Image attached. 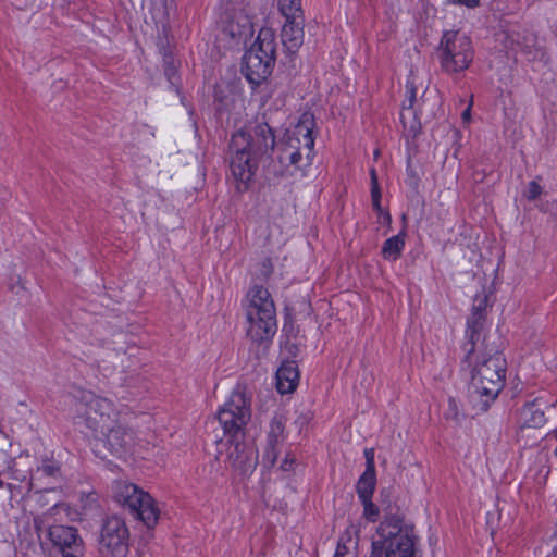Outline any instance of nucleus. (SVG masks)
<instances>
[{
	"label": "nucleus",
	"instance_id": "1",
	"mask_svg": "<svg viewBox=\"0 0 557 557\" xmlns=\"http://www.w3.org/2000/svg\"><path fill=\"white\" fill-rule=\"evenodd\" d=\"M469 397L474 409L485 412L495 401L505 385L507 363L500 351L495 348L479 354L473 352Z\"/></svg>",
	"mask_w": 557,
	"mask_h": 557
},
{
	"label": "nucleus",
	"instance_id": "2",
	"mask_svg": "<svg viewBox=\"0 0 557 557\" xmlns=\"http://www.w3.org/2000/svg\"><path fill=\"white\" fill-rule=\"evenodd\" d=\"M247 336L251 342L268 344L276 332V310L267 288L252 286L246 296Z\"/></svg>",
	"mask_w": 557,
	"mask_h": 557
},
{
	"label": "nucleus",
	"instance_id": "3",
	"mask_svg": "<svg viewBox=\"0 0 557 557\" xmlns=\"http://www.w3.org/2000/svg\"><path fill=\"white\" fill-rule=\"evenodd\" d=\"M71 413L76 424H84L91 435L109 428L117 419L111 400L97 396L90 391L75 388L70 394Z\"/></svg>",
	"mask_w": 557,
	"mask_h": 557
},
{
	"label": "nucleus",
	"instance_id": "4",
	"mask_svg": "<svg viewBox=\"0 0 557 557\" xmlns=\"http://www.w3.org/2000/svg\"><path fill=\"white\" fill-rule=\"evenodd\" d=\"M380 540L372 542L369 557H413L414 543L412 529L405 525L403 518L389 515L377 528Z\"/></svg>",
	"mask_w": 557,
	"mask_h": 557
},
{
	"label": "nucleus",
	"instance_id": "5",
	"mask_svg": "<svg viewBox=\"0 0 557 557\" xmlns=\"http://www.w3.org/2000/svg\"><path fill=\"white\" fill-rule=\"evenodd\" d=\"M275 35L271 28L260 29L258 37L244 55L243 72L252 84H260L273 69L275 62Z\"/></svg>",
	"mask_w": 557,
	"mask_h": 557
},
{
	"label": "nucleus",
	"instance_id": "6",
	"mask_svg": "<svg viewBox=\"0 0 557 557\" xmlns=\"http://www.w3.org/2000/svg\"><path fill=\"white\" fill-rule=\"evenodd\" d=\"M251 394L245 385H237L218 412V420L230 437L244 435L251 418Z\"/></svg>",
	"mask_w": 557,
	"mask_h": 557
},
{
	"label": "nucleus",
	"instance_id": "7",
	"mask_svg": "<svg viewBox=\"0 0 557 557\" xmlns=\"http://www.w3.org/2000/svg\"><path fill=\"white\" fill-rule=\"evenodd\" d=\"M437 55L445 72L458 73L465 71L473 59L471 40L463 33L447 30L440 41Z\"/></svg>",
	"mask_w": 557,
	"mask_h": 557
},
{
	"label": "nucleus",
	"instance_id": "8",
	"mask_svg": "<svg viewBox=\"0 0 557 557\" xmlns=\"http://www.w3.org/2000/svg\"><path fill=\"white\" fill-rule=\"evenodd\" d=\"M100 553L102 557H126L128 554V530L117 517L108 518L101 529Z\"/></svg>",
	"mask_w": 557,
	"mask_h": 557
},
{
	"label": "nucleus",
	"instance_id": "9",
	"mask_svg": "<svg viewBox=\"0 0 557 557\" xmlns=\"http://www.w3.org/2000/svg\"><path fill=\"white\" fill-rule=\"evenodd\" d=\"M249 145L250 137L245 131H239L232 137L231 149L233 156L231 159V171L234 177L242 183H248L256 170V157L248 150Z\"/></svg>",
	"mask_w": 557,
	"mask_h": 557
},
{
	"label": "nucleus",
	"instance_id": "10",
	"mask_svg": "<svg viewBox=\"0 0 557 557\" xmlns=\"http://www.w3.org/2000/svg\"><path fill=\"white\" fill-rule=\"evenodd\" d=\"M243 437H230L225 462L238 474L249 475L258 465V450L253 444L244 442Z\"/></svg>",
	"mask_w": 557,
	"mask_h": 557
},
{
	"label": "nucleus",
	"instance_id": "11",
	"mask_svg": "<svg viewBox=\"0 0 557 557\" xmlns=\"http://www.w3.org/2000/svg\"><path fill=\"white\" fill-rule=\"evenodd\" d=\"M48 536L51 543L50 557H79L83 552V540L73 527H50Z\"/></svg>",
	"mask_w": 557,
	"mask_h": 557
},
{
	"label": "nucleus",
	"instance_id": "12",
	"mask_svg": "<svg viewBox=\"0 0 557 557\" xmlns=\"http://www.w3.org/2000/svg\"><path fill=\"white\" fill-rule=\"evenodd\" d=\"M96 447L102 444L111 454L119 455L123 453L133 441V433L117 419L106 430L95 433Z\"/></svg>",
	"mask_w": 557,
	"mask_h": 557
},
{
	"label": "nucleus",
	"instance_id": "13",
	"mask_svg": "<svg viewBox=\"0 0 557 557\" xmlns=\"http://www.w3.org/2000/svg\"><path fill=\"white\" fill-rule=\"evenodd\" d=\"M283 147H295L296 150L313 153L314 138L312 136V120L310 116L304 115L294 128L287 132Z\"/></svg>",
	"mask_w": 557,
	"mask_h": 557
},
{
	"label": "nucleus",
	"instance_id": "14",
	"mask_svg": "<svg viewBox=\"0 0 557 557\" xmlns=\"http://www.w3.org/2000/svg\"><path fill=\"white\" fill-rule=\"evenodd\" d=\"M285 423L282 417H274L269 425L267 445L263 454V462L273 467L280 454V447L285 441Z\"/></svg>",
	"mask_w": 557,
	"mask_h": 557
},
{
	"label": "nucleus",
	"instance_id": "15",
	"mask_svg": "<svg viewBox=\"0 0 557 557\" xmlns=\"http://www.w3.org/2000/svg\"><path fill=\"white\" fill-rule=\"evenodd\" d=\"M245 133L250 137L248 150L251 151L255 157L265 154L273 150L275 137L267 123L256 125L252 133Z\"/></svg>",
	"mask_w": 557,
	"mask_h": 557
},
{
	"label": "nucleus",
	"instance_id": "16",
	"mask_svg": "<svg viewBox=\"0 0 557 557\" xmlns=\"http://www.w3.org/2000/svg\"><path fill=\"white\" fill-rule=\"evenodd\" d=\"M407 98L404 102L403 110L400 113V120L404 128L412 136H416L420 131V123L416 119L413 111V104L416 102L417 87L414 77L411 75L406 84Z\"/></svg>",
	"mask_w": 557,
	"mask_h": 557
},
{
	"label": "nucleus",
	"instance_id": "17",
	"mask_svg": "<svg viewBox=\"0 0 557 557\" xmlns=\"http://www.w3.org/2000/svg\"><path fill=\"white\" fill-rule=\"evenodd\" d=\"M304 16L288 17L282 29L283 46L292 53L304 44Z\"/></svg>",
	"mask_w": 557,
	"mask_h": 557
},
{
	"label": "nucleus",
	"instance_id": "18",
	"mask_svg": "<svg viewBox=\"0 0 557 557\" xmlns=\"http://www.w3.org/2000/svg\"><path fill=\"white\" fill-rule=\"evenodd\" d=\"M312 154L296 150L295 147H282L278 160L289 175H295L298 172L302 174L304 170L310 166Z\"/></svg>",
	"mask_w": 557,
	"mask_h": 557
},
{
	"label": "nucleus",
	"instance_id": "19",
	"mask_svg": "<svg viewBox=\"0 0 557 557\" xmlns=\"http://www.w3.org/2000/svg\"><path fill=\"white\" fill-rule=\"evenodd\" d=\"M144 490L136 484L127 481L116 480L112 483V493L114 499L122 506L127 507L129 511L135 508L136 503L144 494Z\"/></svg>",
	"mask_w": 557,
	"mask_h": 557
},
{
	"label": "nucleus",
	"instance_id": "20",
	"mask_svg": "<svg viewBox=\"0 0 557 557\" xmlns=\"http://www.w3.org/2000/svg\"><path fill=\"white\" fill-rule=\"evenodd\" d=\"M299 381V371L294 361H286L281 364L276 372V388L281 394L293 393Z\"/></svg>",
	"mask_w": 557,
	"mask_h": 557
},
{
	"label": "nucleus",
	"instance_id": "21",
	"mask_svg": "<svg viewBox=\"0 0 557 557\" xmlns=\"http://www.w3.org/2000/svg\"><path fill=\"white\" fill-rule=\"evenodd\" d=\"M131 512L139 518L148 528L157 524L160 513L153 498L147 492L141 494V497L136 503L135 508H132Z\"/></svg>",
	"mask_w": 557,
	"mask_h": 557
},
{
	"label": "nucleus",
	"instance_id": "22",
	"mask_svg": "<svg viewBox=\"0 0 557 557\" xmlns=\"http://www.w3.org/2000/svg\"><path fill=\"white\" fill-rule=\"evenodd\" d=\"M521 428H542L546 423L544 411L534 403L525 405L520 413Z\"/></svg>",
	"mask_w": 557,
	"mask_h": 557
},
{
	"label": "nucleus",
	"instance_id": "23",
	"mask_svg": "<svg viewBox=\"0 0 557 557\" xmlns=\"http://www.w3.org/2000/svg\"><path fill=\"white\" fill-rule=\"evenodd\" d=\"M405 247V239L403 234L392 236L386 239L382 247V256L385 260L396 261Z\"/></svg>",
	"mask_w": 557,
	"mask_h": 557
},
{
	"label": "nucleus",
	"instance_id": "24",
	"mask_svg": "<svg viewBox=\"0 0 557 557\" xmlns=\"http://www.w3.org/2000/svg\"><path fill=\"white\" fill-rule=\"evenodd\" d=\"M376 483L375 471H364L357 482L359 499L372 498Z\"/></svg>",
	"mask_w": 557,
	"mask_h": 557
},
{
	"label": "nucleus",
	"instance_id": "25",
	"mask_svg": "<svg viewBox=\"0 0 557 557\" xmlns=\"http://www.w3.org/2000/svg\"><path fill=\"white\" fill-rule=\"evenodd\" d=\"M278 8L285 18L304 16L301 0H278Z\"/></svg>",
	"mask_w": 557,
	"mask_h": 557
},
{
	"label": "nucleus",
	"instance_id": "26",
	"mask_svg": "<svg viewBox=\"0 0 557 557\" xmlns=\"http://www.w3.org/2000/svg\"><path fill=\"white\" fill-rule=\"evenodd\" d=\"M60 475H61L60 465L53 460L44 461L42 465L39 466L35 472L36 479H39L41 476H49V478L57 479Z\"/></svg>",
	"mask_w": 557,
	"mask_h": 557
},
{
	"label": "nucleus",
	"instance_id": "27",
	"mask_svg": "<svg viewBox=\"0 0 557 557\" xmlns=\"http://www.w3.org/2000/svg\"><path fill=\"white\" fill-rule=\"evenodd\" d=\"M360 502L363 505V517L371 522L376 521L380 511L377 506L372 502V498L360 499Z\"/></svg>",
	"mask_w": 557,
	"mask_h": 557
},
{
	"label": "nucleus",
	"instance_id": "28",
	"mask_svg": "<svg viewBox=\"0 0 557 557\" xmlns=\"http://www.w3.org/2000/svg\"><path fill=\"white\" fill-rule=\"evenodd\" d=\"M446 418L451 419L454 421H460L461 418V410L459 408V405L457 400L453 397L448 399V408L446 411Z\"/></svg>",
	"mask_w": 557,
	"mask_h": 557
},
{
	"label": "nucleus",
	"instance_id": "29",
	"mask_svg": "<svg viewBox=\"0 0 557 557\" xmlns=\"http://www.w3.org/2000/svg\"><path fill=\"white\" fill-rule=\"evenodd\" d=\"M371 176V198L372 199H381V190L377 182V175L376 171L374 169H371L370 171Z\"/></svg>",
	"mask_w": 557,
	"mask_h": 557
},
{
	"label": "nucleus",
	"instance_id": "30",
	"mask_svg": "<svg viewBox=\"0 0 557 557\" xmlns=\"http://www.w3.org/2000/svg\"><path fill=\"white\" fill-rule=\"evenodd\" d=\"M541 194V187L537 183L535 182H530L529 185H528V188L524 193L525 197L529 199V200H534L536 199Z\"/></svg>",
	"mask_w": 557,
	"mask_h": 557
},
{
	"label": "nucleus",
	"instance_id": "31",
	"mask_svg": "<svg viewBox=\"0 0 557 557\" xmlns=\"http://www.w3.org/2000/svg\"><path fill=\"white\" fill-rule=\"evenodd\" d=\"M364 457H366V470L364 471H375L374 466V449L373 448H366L364 449Z\"/></svg>",
	"mask_w": 557,
	"mask_h": 557
},
{
	"label": "nucleus",
	"instance_id": "32",
	"mask_svg": "<svg viewBox=\"0 0 557 557\" xmlns=\"http://www.w3.org/2000/svg\"><path fill=\"white\" fill-rule=\"evenodd\" d=\"M334 557H355V554L349 552V548L342 542L337 544Z\"/></svg>",
	"mask_w": 557,
	"mask_h": 557
},
{
	"label": "nucleus",
	"instance_id": "33",
	"mask_svg": "<svg viewBox=\"0 0 557 557\" xmlns=\"http://www.w3.org/2000/svg\"><path fill=\"white\" fill-rule=\"evenodd\" d=\"M296 459L294 456H292L290 454H286L285 458L283 459L280 468L283 470V471H290L293 470V467H294V463H295Z\"/></svg>",
	"mask_w": 557,
	"mask_h": 557
},
{
	"label": "nucleus",
	"instance_id": "34",
	"mask_svg": "<svg viewBox=\"0 0 557 557\" xmlns=\"http://www.w3.org/2000/svg\"><path fill=\"white\" fill-rule=\"evenodd\" d=\"M451 2L472 9L479 5L480 0H451Z\"/></svg>",
	"mask_w": 557,
	"mask_h": 557
},
{
	"label": "nucleus",
	"instance_id": "35",
	"mask_svg": "<svg viewBox=\"0 0 557 557\" xmlns=\"http://www.w3.org/2000/svg\"><path fill=\"white\" fill-rule=\"evenodd\" d=\"M262 273L264 276H270V274L272 273L273 271V265L271 263V261L269 259H265L262 263Z\"/></svg>",
	"mask_w": 557,
	"mask_h": 557
},
{
	"label": "nucleus",
	"instance_id": "36",
	"mask_svg": "<svg viewBox=\"0 0 557 557\" xmlns=\"http://www.w3.org/2000/svg\"><path fill=\"white\" fill-rule=\"evenodd\" d=\"M380 200L381 199H372V206L377 212L382 211Z\"/></svg>",
	"mask_w": 557,
	"mask_h": 557
},
{
	"label": "nucleus",
	"instance_id": "37",
	"mask_svg": "<svg viewBox=\"0 0 557 557\" xmlns=\"http://www.w3.org/2000/svg\"><path fill=\"white\" fill-rule=\"evenodd\" d=\"M462 119L465 121H469L470 119V107H468L463 112H462Z\"/></svg>",
	"mask_w": 557,
	"mask_h": 557
},
{
	"label": "nucleus",
	"instance_id": "38",
	"mask_svg": "<svg viewBox=\"0 0 557 557\" xmlns=\"http://www.w3.org/2000/svg\"><path fill=\"white\" fill-rule=\"evenodd\" d=\"M34 522H35V528H36V530H37V531H40V530H41L40 520H39L38 518H36V519L34 520Z\"/></svg>",
	"mask_w": 557,
	"mask_h": 557
},
{
	"label": "nucleus",
	"instance_id": "39",
	"mask_svg": "<svg viewBox=\"0 0 557 557\" xmlns=\"http://www.w3.org/2000/svg\"><path fill=\"white\" fill-rule=\"evenodd\" d=\"M555 455L557 456V447L555 448Z\"/></svg>",
	"mask_w": 557,
	"mask_h": 557
},
{
	"label": "nucleus",
	"instance_id": "40",
	"mask_svg": "<svg viewBox=\"0 0 557 557\" xmlns=\"http://www.w3.org/2000/svg\"><path fill=\"white\" fill-rule=\"evenodd\" d=\"M3 482L0 480V487L2 486Z\"/></svg>",
	"mask_w": 557,
	"mask_h": 557
}]
</instances>
